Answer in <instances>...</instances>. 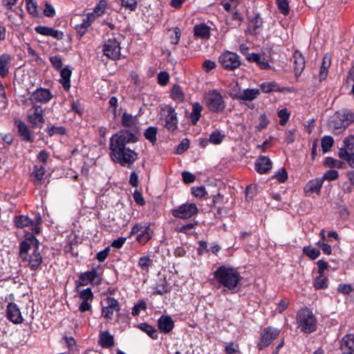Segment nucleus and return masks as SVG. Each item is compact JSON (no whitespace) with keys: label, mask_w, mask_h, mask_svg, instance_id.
Here are the masks:
<instances>
[{"label":"nucleus","mask_w":354,"mask_h":354,"mask_svg":"<svg viewBox=\"0 0 354 354\" xmlns=\"http://www.w3.org/2000/svg\"><path fill=\"white\" fill-rule=\"evenodd\" d=\"M95 19V15L93 13H88L83 19L79 25H82L86 29H88L92 22Z\"/></svg>","instance_id":"53"},{"label":"nucleus","mask_w":354,"mask_h":354,"mask_svg":"<svg viewBox=\"0 0 354 354\" xmlns=\"http://www.w3.org/2000/svg\"><path fill=\"white\" fill-rule=\"evenodd\" d=\"M272 162L266 156H260L255 162V169L259 174H266L271 169Z\"/></svg>","instance_id":"23"},{"label":"nucleus","mask_w":354,"mask_h":354,"mask_svg":"<svg viewBox=\"0 0 354 354\" xmlns=\"http://www.w3.org/2000/svg\"><path fill=\"white\" fill-rule=\"evenodd\" d=\"M323 178H315L310 180L304 187L306 194L316 193L319 194L323 185Z\"/></svg>","instance_id":"24"},{"label":"nucleus","mask_w":354,"mask_h":354,"mask_svg":"<svg viewBox=\"0 0 354 354\" xmlns=\"http://www.w3.org/2000/svg\"><path fill=\"white\" fill-rule=\"evenodd\" d=\"M53 95L48 88H38L30 95V100L41 104H46L52 100Z\"/></svg>","instance_id":"16"},{"label":"nucleus","mask_w":354,"mask_h":354,"mask_svg":"<svg viewBox=\"0 0 354 354\" xmlns=\"http://www.w3.org/2000/svg\"><path fill=\"white\" fill-rule=\"evenodd\" d=\"M55 9L52 6V4L48 1H46L44 9V15L48 17H53L55 15Z\"/></svg>","instance_id":"58"},{"label":"nucleus","mask_w":354,"mask_h":354,"mask_svg":"<svg viewBox=\"0 0 354 354\" xmlns=\"http://www.w3.org/2000/svg\"><path fill=\"white\" fill-rule=\"evenodd\" d=\"M30 245H33L35 249L39 250V241L33 234H28L24 240L19 243V257L23 261L28 260V252Z\"/></svg>","instance_id":"7"},{"label":"nucleus","mask_w":354,"mask_h":354,"mask_svg":"<svg viewBox=\"0 0 354 354\" xmlns=\"http://www.w3.org/2000/svg\"><path fill=\"white\" fill-rule=\"evenodd\" d=\"M52 28L45 26H37L35 28V30L37 33L41 35L50 36Z\"/></svg>","instance_id":"64"},{"label":"nucleus","mask_w":354,"mask_h":354,"mask_svg":"<svg viewBox=\"0 0 354 354\" xmlns=\"http://www.w3.org/2000/svg\"><path fill=\"white\" fill-rule=\"evenodd\" d=\"M158 326L160 332L169 333L174 327V322L169 315H162L158 320Z\"/></svg>","instance_id":"20"},{"label":"nucleus","mask_w":354,"mask_h":354,"mask_svg":"<svg viewBox=\"0 0 354 354\" xmlns=\"http://www.w3.org/2000/svg\"><path fill=\"white\" fill-rule=\"evenodd\" d=\"M98 344L102 348H111L114 345V338L109 331H102L99 335Z\"/></svg>","instance_id":"26"},{"label":"nucleus","mask_w":354,"mask_h":354,"mask_svg":"<svg viewBox=\"0 0 354 354\" xmlns=\"http://www.w3.org/2000/svg\"><path fill=\"white\" fill-rule=\"evenodd\" d=\"M12 58L8 53L0 55V76L2 78L6 77L10 71Z\"/></svg>","instance_id":"22"},{"label":"nucleus","mask_w":354,"mask_h":354,"mask_svg":"<svg viewBox=\"0 0 354 354\" xmlns=\"http://www.w3.org/2000/svg\"><path fill=\"white\" fill-rule=\"evenodd\" d=\"M225 138V135L218 131H214L209 135V141L214 145L220 144Z\"/></svg>","instance_id":"46"},{"label":"nucleus","mask_w":354,"mask_h":354,"mask_svg":"<svg viewBox=\"0 0 354 354\" xmlns=\"http://www.w3.org/2000/svg\"><path fill=\"white\" fill-rule=\"evenodd\" d=\"M241 88L236 80H233L230 84V89L229 95L234 100H240L241 93Z\"/></svg>","instance_id":"37"},{"label":"nucleus","mask_w":354,"mask_h":354,"mask_svg":"<svg viewBox=\"0 0 354 354\" xmlns=\"http://www.w3.org/2000/svg\"><path fill=\"white\" fill-rule=\"evenodd\" d=\"M171 96L173 100L183 102L184 100V93L181 89L180 86L178 85H174L171 91Z\"/></svg>","instance_id":"41"},{"label":"nucleus","mask_w":354,"mask_h":354,"mask_svg":"<svg viewBox=\"0 0 354 354\" xmlns=\"http://www.w3.org/2000/svg\"><path fill=\"white\" fill-rule=\"evenodd\" d=\"M260 95L259 88H246L243 91L239 100L252 101L257 99Z\"/></svg>","instance_id":"30"},{"label":"nucleus","mask_w":354,"mask_h":354,"mask_svg":"<svg viewBox=\"0 0 354 354\" xmlns=\"http://www.w3.org/2000/svg\"><path fill=\"white\" fill-rule=\"evenodd\" d=\"M322 148L324 152H327L330 150L334 143L333 138L330 136H324L322 138Z\"/></svg>","instance_id":"45"},{"label":"nucleus","mask_w":354,"mask_h":354,"mask_svg":"<svg viewBox=\"0 0 354 354\" xmlns=\"http://www.w3.org/2000/svg\"><path fill=\"white\" fill-rule=\"evenodd\" d=\"M105 301L106 306L102 308V316L111 320L113 318L114 312H120L121 306L119 301L114 297H107Z\"/></svg>","instance_id":"14"},{"label":"nucleus","mask_w":354,"mask_h":354,"mask_svg":"<svg viewBox=\"0 0 354 354\" xmlns=\"http://www.w3.org/2000/svg\"><path fill=\"white\" fill-rule=\"evenodd\" d=\"M205 102L207 109L213 113L222 112L226 106L223 95L216 89L206 93Z\"/></svg>","instance_id":"5"},{"label":"nucleus","mask_w":354,"mask_h":354,"mask_svg":"<svg viewBox=\"0 0 354 354\" xmlns=\"http://www.w3.org/2000/svg\"><path fill=\"white\" fill-rule=\"evenodd\" d=\"M147 308V304L143 301H139L132 308L131 314L133 316H138L141 310H145Z\"/></svg>","instance_id":"51"},{"label":"nucleus","mask_w":354,"mask_h":354,"mask_svg":"<svg viewBox=\"0 0 354 354\" xmlns=\"http://www.w3.org/2000/svg\"><path fill=\"white\" fill-rule=\"evenodd\" d=\"M34 111L28 115V120L32 124V127H41L44 122V111L41 106L34 105L32 106Z\"/></svg>","instance_id":"17"},{"label":"nucleus","mask_w":354,"mask_h":354,"mask_svg":"<svg viewBox=\"0 0 354 354\" xmlns=\"http://www.w3.org/2000/svg\"><path fill=\"white\" fill-rule=\"evenodd\" d=\"M313 286L315 289H325L328 287V278L323 274L317 276L314 281Z\"/></svg>","instance_id":"42"},{"label":"nucleus","mask_w":354,"mask_h":354,"mask_svg":"<svg viewBox=\"0 0 354 354\" xmlns=\"http://www.w3.org/2000/svg\"><path fill=\"white\" fill-rule=\"evenodd\" d=\"M120 50V42L115 37L109 39L103 46L104 55L111 59H119L121 54Z\"/></svg>","instance_id":"12"},{"label":"nucleus","mask_w":354,"mask_h":354,"mask_svg":"<svg viewBox=\"0 0 354 354\" xmlns=\"http://www.w3.org/2000/svg\"><path fill=\"white\" fill-rule=\"evenodd\" d=\"M274 178L279 182L283 183L288 179V173L284 167H281L274 175Z\"/></svg>","instance_id":"57"},{"label":"nucleus","mask_w":354,"mask_h":354,"mask_svg":"<svg viewBox=\"0 0 354 354\" xmlns=\"http://www.w3.org/2000/svg\"><path fill=\"white\" fill-rule=\"evenodd\" d=\"M303 252L312 260L317 259L320 255L319 250L311 245L305 246L303 248Z\"/></svg>","instance_id":"39"},{"label":"nucleus","mask_w":354,"mask_h":354,"mask_svg":"<svg viewBox=\"0 0 354 354\" xmlns=\"http://www.w3.org/2000/svg\"><path fill=\"white\" fill-rule=\"evenodd\" d=\"M277 4L281 13L284 15L289 13V5L287 0H277Z\"/></svg>","instance_id":"54"},{"label":"nucleus","mask_w":354,"mask_h":354,"mask_svg":"<svg viewBox=\"0 0 354 354\" xmlns=\"http://www.w3.org/2000/svg\"><path fill=\"white\" fill-rule=\"evenodd\" d=\"M7 318L14 324L23 322L24 319L19 306L15 303H9L6 308Z\"/></svg>","instance_id":"18"},{"label":"nucleus","mask_w":354,"mask_h":354,"mask_svg":"<svg viewBox=\"0 0 354 354\" xmlns=\"http://www.w3.org/2000/svg\"><path fill=\"white\" fill-rule=\"evenodd\" d=\"M278 117L280 118L279 124L282 126L285 125L290 118V113L286 108H283L278 111Z\"/></svg>","instance_id":"50"},{"label":"nucleus","mask_w":354,"mask_h":354,"mask_svg":"<svg viewBox=\"0 0 354 354\" xmlns=\"http://www.w3.org/2000/svg\"><path fill=\"white\" fill-rule=\"evenodd\" d=\"M169 80V75L167 72L161 71L158 75V82L161 86L167 84Z\"/></svg>","instance_id":"60"},{"label":"nucleus","mask_w":354,"mask_h":354,"mask_svg":"<svg viewBox=\"0 0 354 354\" xmlns=\"http://www.w3.org/2000/svg\"><path fill=\"white\" fill-rule=\"evenodd\" d=\"M221 65L227 70H234L241 65L239 56L234 53L230 51L222 53L218 57Z\"/></svg>","instance_id":"8"},{"label":"nucleus","mask_w":354,"mask_h":354,"mask_svg":"<svg viewBox=\"0 0 354 354\" xmlns=\"http://www.w3.org/2000/svg\"><path fill=\"white\" fill-rule=\"evenodd\" d=\"M243 19V17L242 15L239 13L238 11H235L234 12L232 13V15L230 17H227L226 24L229 26V28H236L241 26Z\"/></svg>","instance_id":"31"},{"label":"nucleus","mask_w":354,"mask_h":354,"mask_svg":"<svg viewBox=\"0 0 354 354\" xmlns=\"http://www.w3.org/2000/svg\"><path fill=\"white\" fill-rule=\"evenodd\" d=\"M330 66V58L327 55H324L322 59V64L319 71L320 81L325 80L328 75V69Z\"/></svg>","instance_id":"36"},{"label":"nucleus","mask_w":354,"mask_h":354,"mask_svg":"<svg viewBox=\"0 0 354 354\" xmlns=\"http://www.w3.org/2000/svg\"><path fill=\"white\" fill-rule=\"evenodd\" d=\"M194 35L201 39H209L210 28L205 24H197L194 28Z\"/></svg>","instance_id":"28"},{"label":"nucleus","mask_w":354,"mask_h":354,"mask_svg":"<svg viewBox=\"0 0 354 354\" xmlns=\"http://www.w3.org/2000/svg\"><path fill=\"white\" fill-rule=\"evenodd\" d=\"M270 123V120L266 116L265 113L261 114L259 118V124L257 126V129L259 131H262L266 129L268 124Z\"/></svg>","instance_id":"52"},{"label":"nucleus","mask_w":354,"mask_h":354,"mask_svg":"<svg viewBox=\"0 0 354 354\" xmlns=\"http://www.w3.org/2000/svg\"><path fill=\"white\" fill-rule=\"evenodd\" d=\"M263 21L262 19L259 16H256L254 17L250 23V27L252 29V32L254 34H257L259 32V29L262 26Z\"/></svg>","instance_id":"43"},{"label":"nucleus","mask_w":354,"mask_h":354,"mask_svg":"<svg viewBox=\"0 0 354 354\" xmlns=\"http://www.w3.org/2000/svg\"><path fill=\"white\" fill-rule=\"evenodd\" d=\"M157 132L158 129L156 127H149L145 130L144 136L147 140H148L152 144H154L157 140Z\"/></svg>","instance_id":"40"},{"label":"nucleus","mask_w":354,"mask_h":354,"mask_svg":"<svg viewBox=\"0 0 354 354\" xmlns=\"http://www.w3.org/2000/svg\"><path fill=\"white\" fill-rule=\"evenodd\" d=\"M131 234H136V240L144 245L151 239L153 231L149 225L137 223L132 227Z\"/></svg>","instance_id":"11"},{"label":"nucleus","mask_w":354,"mask_h":354,"mask_svg":"<svg viewBox=\"0 0 354 354\" xmlns=\"http://www.w3.org/2000/svg\"><path fill=\"white\" fill-rule=\"evenodd\" d=\"M42 262V257L38 250L34 249L33 252L30 256L28 266L32 270H36L39 268Z\"/></svg>","instance_id":"29"},{"label":"nucleus","mask_w":354,"mask_h":354,"mask_svg":"<svg viewBox=\"0 0 354 354\" xmlns=\"http://www.w3.org/2000/svg\"><path fill=\"white\" fill-rule=\"evenodd\" d=\"M198 207L195 203H183L172 210V215L176 218L188 219L197 214Z\"/></svg>","instance_id":"10"},{"label":"nucleus","mask_w":354,"mask_h":354,"mask_svg":"<svg viewBox=\"0 0 354 354\" xmlns=\"http://www.w3.org/2000/svg\"><path fill=\"white\" fill-rule=\"evenodd\" d=\"M49 136H53L55 134L64 135L66 133V129L64 127L51 126L46 129Z\"/></svg>","instance_id":"47"},{"label":"nucleus","mask_w":354,"mask_h":354,"mask_svg":"<svg viewBox=\"0 0 354 354\" xmlns=\"http://www.w3.org/2000/svg\"><path fill=\"white\" fill-rule=\"evenodd\" d=\"M261 91L265 93H269L272 92H279L283 93L288 90L286 87H281L275 82H266L260 84Z\"/></svg>","instance_id":"25"},{"label":"nucleus","mask_w":354,"mask_h":354,"mask_svg":"<svg viewBox=\"0 0 354 354\" xmlns=\"http://www.w3.org/2000/svg\"><path fill=\"white\" fill-rule=\"evenodd\" d=\"M79 296L83 301H92L93 299V293L91 288L79 291Z\"/></svg>","instance_id":"48"},{"label":"nucleus","mask_w":354,"mask_h":354,"mask_svg":"<svg viewBox=\"0 0 354 354\" xmlns=\"http://www.w3.org/2000/svg\"><path fill=\"white\" fill-rule=\"evenodd\" d=\"M279 333L280 330L278 328L272 326L265 328L260 335V339L257 344L259 350H263L268 347L279 335Z\"/></svg>","instance_id":"9"},{"label":"nucleus","mask_w":354,"mask_h":354,"mask_svg":"<svg viewBox=\"0 0 354 354\" xmlns=\"http://www.w3.org/2000/svg\"><path fill=\"white\" fill-rule=\"evenodd\" d=\"M214 277L217 283L224 288V291L236 292L241 285L243 277L232 266H221L214 272Z\"/></svg>","instance_id":"2"},{"label":"nucleus","mask_w":354,"mask_h":354,"mask_svg":"<svg viewBox=\"0 0 354 354\" xmlns=\"http://www.w3.org/2000/svg\"><path fill=\"white\" fill-rule=\"evenodd\" d=\"M77 283V286H86L89 283L93 285H98L101 283V277L95 269H92L82 273Z\"/></svg>","instance_id":"15"},{"label":"nucleus","mask_w":354,"mask_h":354,"mask_svg":"<svg viewBox=\"0 0 354 354\" xmlns=\"http://www.w3.org/2000/svg\"><path fill=\"white\" fill-rule=\"evenodd\" d=\"M138 119L136 116H133L127 112L123 113L121 118L122 125L127 128H133L136 127Z\"/></svg>","instance_id":"32"},{"label":"nucleus","mask_w":354,"mask_h":354,"mask_svg":"<svg viewBox=\"0 0 354 354\" xmlns=\"http://www.w3.org/2000/svg\"><path fill=\"white\" fill-rule=\"evenodd\" d=\"M121 5L130 11H134L138 6L137 0H120Z\"/></svg>","instance_id":"55"},{"label":"nucleus","mask_w":354,"mask_h":354,"mask_svg":"<svg viewBox=\"0 0 354 354\" xmlns=\"http://www.w3.org/2000/svg\"><path fill=\"white\" fill-rule=\"evenodd\" d=\"M162 120L164 127L170 131H174L178 127V118L175 109L171 106H168L164 111L162 115Z\"/></svg>","instance_id":"13"},{"label":"nucleus","mask_w":354,"mask_h":354,"mask_svg":"<svg viewBox=\"0 0 354 354\" xmlns=\"http://www.w3.org/2000/svg\"><path fill=\"white\" fill-rule=\"evenodd\" d=\"M16 124L18 133L21 137L22 140L26 142H33L34 138L28 126L21 120L16 121Z\"/></svg>","instance_id":"21"},{"label":"nucleus","mask_w":354,"mask_h":354,"mask_svg":"<svg viewBox=\"0 0 354 354\" xmlns=\"http://www.w3.org/2000/svg\"><path fill=\"white\" fill-rule=\"evenodd\" d=\"M296 319L298 328L305 333H313L317 328L316 318L308 308L300 309L297 313Z\"/></svg>","instance_id":"4"},{"label":"nucleus","mask_w":354,"mask_h":354,"mask_svg":"<svg viewBox=\"0 0 354 354\" xmlns=\"http://www.w3.org/2000/svg\"><path fill=\"white\" fill-rule=\"evenodd\" d=\"M138 140L136 135L129 130H122L109 139V156L111 160L122 167L131 168L138 158V153L127 147Z\"/></svg>","instance_id":"1"},{"label":"nucleus","mask_w":354,"mask_h":354,"mask_svg":"<svg viewBox=\"0 0 354 354\" xmlns=\"http://www.w3.org/2000/svg\"><path fill=\"white\" fill-rule=\"evenodd\" d=\"M294 69L295 74L300 75L305 68V60L302 54L299 50H295L293 55Z\"/></svg>","instance_id":"27"},{"label":"nucleus","mask_w":354,"mask_h":354,"mask_svg":"<svg viewBox=\"0 0 354 354\" xmlns=\"http://www.w3.org/2000/svg\"><path fill=\"white\" fill-rule=\"evenodd\" d=\"M344 145V147L339 150V157L346 160L352 168H354V134L345 138Z\"/></svg>","instance_id":"6"},{"label":"nucleus","mask_w":354,"mask_h":354,"mask_svg":"<svg viewBox=\"0 0 354 354\" xmlns=\"http://www.w3.org/2000/svg\"><path fill=\"white\" fill-rule=\"evenodd\" d=\"M340 348L343 354H354V335H344L341 340Z\"/></svg>","instance_id":"19"},{"label":"nucleus","mask_w":354,"mask_h":354,"mask_svg":"<svg viewBox=\"0 0 354 354\" xmlns=\"http://www.w3.org/2000/svg\"><path fill=\"white\" fill-rule=\"evenodd\" d=\"M14 223L15 226L20 229L30 227L32 225L31 218L25 215L16 216L14 218Z\"/></svg>","instance_id":"34"},{"label":"nucleus","mask_w":354,"mask_h":354,"mask_svg":"<svg viewBox=\"0 0 354 354\" xmlns=\"http://www.w3.org/2000/svg\"><path fill=\"white\" fill-rule=\"evenodd\" d=\"M46 173L45 168L44 166L35 165L33 174L37 180L43 179Z\"/></svg>","instance_id":"56"},{"label":"nucleus","mask_w":354,"mask_h":354,"mask_svg":"<svg viewBox=\"0 0 354 354\" xmlns=\"http://www.w3.org/2000/svg\"><path fill=\"white\" fill-rule=\"evenodd\" d=\"M203 107L198 102H195L192 105V111L191 113V121L193 124H196L201 116Z\"/></svg>","instance_id":"38"},{"label":"nucleus","mask_w":354,"mask_h":354,"mask_svg":"<svg viewBox=\"0 0 354 354\" xmlns=\"http://www.w3.org/2000/svg\"><path fill=\"white\" fill-rule=\"evenodd\" d=\"M354 120V115L351 110L342 109L335 112L330 118L328 128L335 134L343 132Z\"/></svg>","instance_id":"3"},{"label":"nucleus","mask_w":354,"mask_h":354,"mask_svg":"<svg viewBox=\"0 0 354 354\" xmlns=\"http://www.w3.org/2000/svg\"><path fill=\"white\" fill-rule=\"evenodd\" d=\"M225 351L227 354H239L240 350L238 344H234L231 342L226 345L225 347Z\"/></svg>","instance_id":"59"},{"label":"nucleus","mask_w":354,"mask_h":354,"mask_svg":"<svg viewBox=\"0 0 354 354\" xmlns=\"http://www.w3.org/2000/svg\"><path fill=\"white\" fill-rule=\"evenodd\" d=\"M189 147V142L187 139H184L181 141V142L178 145L176 148V153L177 154H182L185 151L188 149Z\"/></svg>","instance_id":"62"},{"label":"nucleus","mask_w":354,"mask_h":354,"mask_svg":"<svg viewBox=\"0 0 354 354\" xmlns=\"http://www.w3.org/2000/svg\"><path fill=\"white\" fill-rule=\"evenodd\" d=\"M338 176H339V173L337 171H336L335 169H330L324 173V174L322 178H323V180L324 179H326L329 181H331V180H334L337 179L338 178Z\"/></svg>","instance_id":"61"},{"label":"nucleus","mask_w":354,"mask_h":354,"mask_svg":"<svg viewBox=\"0 0 354 354\" xmlns=\"http://www.w3.org/2000/svg\"><path fill=\"white\" fill-rule=\"evenodd\" d=\"M198 225L197 221H194L193 223H189L187 224L183 225L178 228V232L187 234L189 230L194 229Z\"/></svg>","instance_id":"63"},{"label":"nucleus","mask_w":354,"mask_h":354,"mask_svg":"<svg viewBox=\"0 0 354 354\" xmlns=\"http://www.w3.org/2000/svg\"><path fill=\"white\" fill-rule=\"evenodd\" d=\"M152 259L148 256H143L139 259L138 266L142 270L148 272L149 266L152 264Z\"/></svg>","instance_id":"44"},{"label":"nucleus","mask_w":354,"mask_h":354,"mask_svg":"<svg viewBox=\"0 0 354 354\" xmlns=\"http://www.w3.org/2000/svg\"><path fill=\"white\" fill-rule=\"evenodd\" d=\"M138 328L143 332L146 333L152 339H158V333L155 327L148 324L147 323H142L138 325Z\"/></svg>","instance_id":"35"},{"label":"nucleus","mask_w":354,"mask_h":354,"mask_svg":"<svg viewBox=\"0 0 354 354\" xmlns=\"http://www.w3.org/2000/svg\"><path fill=\"white\" fill-rule=\"evenodd\" d=\"M153 290V295H163L165 293L169 292L171 290V287L165 279H162L160 281L159 283L156 284Z\"/></svg>","instance_id":"33"},{"label":"nucleus","mask_w":354,"mask_h":354,"mask_svg":"<svg viewBox=\"0 0 354 354\" xmlns=\"http://www.w3.org/2000/svg\"><path fill=\"white\" fill-rule=\"evenodd\" d=\"M26 3V8L28 12L32 16H37V3L34 0H25Z\"/></svg>","instance_id":"49"}]
</instances>
